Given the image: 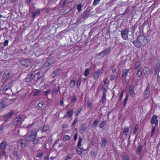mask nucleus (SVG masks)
<instances>
[{
	"label": "nucleus",
	"mask_w": 160,
	"mask_h": 160,
	"mask_svg": "<svg viewBox=\"0 0 160 160\" xmlns=\"http://www.w3.org/2000/svg\"><path fill=\"white\" fill-rule=\"evenodd\" d=\"M148 42L147 39L144 35H139L137 39L132 42L136 47L139 48L145 46Z\"/></svg>",
	"instance_id": "1"
},
{
	"label": "nucleus",
	"mask_w": 160,
	"mask_h": 160,
	"mask_svg": "<svg viewBox=\"0 0 160 160\" xmlns=\"http://www.w3.org/2000/svg\"><path fill=\"white\" fill-rule=\"evenodd\" d=\"M26 140L28 142H32L34 144L38 143L39 139L36 138L34 135H32L27 134L26 137Z\"/></svg>",
	"instance_id": "2"
},
{
	"label": "nucleus",
	"mask_w": 160,
	"mask_h": 160,
	"mask_svg": "<svg viewBox=\"0 0 160 160\" xmlns=\"http://www.w3.org/2000/svg\"><path fill=\"white\" fill-rule=\"evenodd\" d=\"M28 142L25 139H20L17 142V144L18 146H21L22 148H25L27 146Z\"/></svg>",
	"instance_id": "3"
},
{
	"label": "nucleus",
	"mask_w": 160,
	"mask_h": 160,
	"mask_svg": "<svg viewBox=\"0 0 160 160\" xmlns=\"http://www.w3.org/2000/svg\"><path fill=\"white\" fill-rule=\"evenodd\" d=\"M22 120L21 117L16 118L13 121V124L15 126H20L21 125L22 122Z\"/></svg>",
	"instance_id": "4"
},
{
	"label": "nucleus",
	"mask_w": 160,
	"mask_h": 160,
	"mask_svg": "<svg viewBox=\"0 0 160 160\" xmlns=\"http://www.w3.org/2000/svg\"><path fill=\"white\" fill-rule=\"evenodd\" d=\"M111 48L109 47L106 48L103 51L101 52L98 54V55L99 56L102 55L103 56H104L108 54H109L111 52Z\"/></svg>",
	"instance_id": "5"
},
{
	"label": "nucleus",
	"mask_w": 160,
	"mask_h": 160,
	"mask_svg": "<svg viewBox=\"0 0 160 160\" xmlns=\"http://www.w3.org/2000/svg\"><path fill=\"white\" fill-rule=\"evenodd\" d=\"M14 113V112L12 111L9 112L8 114L3 116V120L5 122H6L8 119H10L13 114Z\"/></svg>",
	"instance_id": "6"
},
{
	"label": "nucleus",
	"mask_w": 160,
	"mask_h": 160,
	"mask_svg": "<svg viewBox=\"0 0 160 160\" xmlns=\"http://www.w3.org/2000/svg\"><path fill=\"white\" fill-rule=\"evenodd\" d=\"M121 32L122 38L124 40L127 39L128 31L126 29H124L122 30Z\"/></svg>",
	"instance_id": "7"
},
{
	"label": "nucleus",
	"mask_w": 160,
	"mask_h": 160,
	"mask_svg": "<svg viewBox=\"0 0 160 160\" xmlns=\"http://www.w3.org/2000/svg\"><path fill=\"white\" fill-rule=\"evenodd\" d=\"M158 117L156 115H154L152 117L151 123L152 124H155L156 127L158 126V121L157 119Z\"/></svg>",
	"instance_id": "8"
},
{
	"label": "nucleus",
	"mask_w": 160,
	"mask_h": 160,
	"mask_svg": "<svg viewBox=\"0 0 160 160\" xmlns=\"http://www.w3.org/2000/svg\"><path fill=\"white\" fill-rule=\"evenodd\" d=\"M38 130L36 128H34L31 130H30L27 134L32 135H34L35 137H37V132Z\"/></svg>",
	"instance_id": "9"
},
{
	"label": "nucleus",
	"mask_w": 160,
	"mask_h": 160,
	"mask_svg": "<svg viewBox=\"0 0 160 160\" xmlns=\"http://www.w3.org/2000/svg\"><path fill=\"white\" fill-rule=\"evenodd\" d=\"M150 87L149 85L146 88L145 91L144 92V96L145 98H148L149 96L150 93Z\"/></svg>",
	"instance_id": "10"
},
{
	"label": "nucleus",
	"mask_w": 160,
	"mask_h": 160,
	"mask_svg": "<svg viewBox=\"0 0 160 160\" xmlns=\"http://www.w3.org/2000/svg\"><path fill=\"white\" fill-rule=\"evenodd\" d=\"M54 61L53 59L50 58L43 65L45 67H47L52 65Z\"/></svg>",
	"instance_id": "11"
},
{
	"label": "nucleus",
	"mask_w": 160,
	"mask_h": 160,
	"mask_svg": "<svg viewBox=\"0 0 160 160\" xmlns=\"http://www.w3.org/2000/svg\"><path fill=\"white\" fill-rule=\"evenodd\" d=\"M21 64L23 66L28 67L31 65V62L28 60H23L21 61Z\"/></svg>",
	"instance_id": "12"
},
{
	"label": "nucleus",
	"mask_w": 160,
	"mask_h": 160,
	"mask_svg": "<svg viewBox=\"0 0 160 160\" xmlns=\"http://www.w3.org/2000/svg\"><path fill=\"white\" fill-rule=\"evenodd\" d=\"M7 145V143L5 141H3L0 144V149L2 151L4 150Z\"/></svg>",
	"instance_id": "13"
},
{
	"label": "nucleus",
	"mask_w": 160,
	"mask_h": 160,
	"mask_svg": "<svg viewBox=\"0 0 160 160\" xmlns=\"http://www.w3.org/2000/svg\"><path fill=\"white\" fill-rule=\"evenodd\" d=\"M60 86H58L57 88H53L52 90V94L53 95L58 94V92H59V93L61 94V92L60 91Z\"/></svg>",
	"instance_id": "14"
},
{
	"label": "nucleus",
	"mask_w": 160,
	"mask_h": 160,
	"mask_svg": "<svg viewBox=\"0 0 160 160\" xmlns=\"http://www.w3.org/2000/svg\"><path fill=\"white\" fill-rule=\"evenodd\" d=\"M34 73V72L32 71L29 74L27 75V77L25 79L26 82H29L31 80L32 78V77Z\"/></svg>",
	"instance_id": "15"
},
{
	"label": "nucleus",
	"mask_w": 160,
	"mask_h": 160,
	"mask_svg": "<svg viewBox=\"0 0 160 160\" xmlns=\"http://www.w3.org/2000/svg\"><path fill=\"white\" fill-rule=\"evenodd\" d=\"M102 70L98 69L95 73L93 78L94 79H97L100 75L102 74Z\"/></svg>",
	"instance_id": "16"
},
{
	"label": "nucleus",
	"mask_w": 160,
	"mask_h": 160,
	"mask_svg": "<svg viewBox=\"0 0 160 160\" xmlns=\"http://www.w3.org/2000/svg\"><path fill=\"white\" fill-rule=\"evenodd\" d=\"M60 69L58 68L53 72L51 74V76L53 78H54L56 76L58 75L60 73Z\"/></svg>",
	"instance_id": "17"
},
{
	"label": "nucleus",
	"mask_w": 160,
	"mask_h": 160,
	"mask_svg": "<svg viewBox=\"0 0 160 160\" xmlns=\"http://www.w3.org/2000/svg\"><path fill=\"white\" fill-rule=\"evenodd\" d=\"M101 142L102 143L101 144V147L103 148H106L107 145V140L105 138H101Z\"/></svg>",
	"instance_id": "18"
},
{
	"label": "nucleus",
	"mask_w": 160,
	"mask_h": 160,
	"mask_svg": "<svg viewBox=\"0 0 160 160\" xmlns=\"http://www.w3.org/2000/svg\"><path fill=\"white\" fill-rule=\"evenodd\" d=\"M90 14V10L87 9L85 11L83 12L82 15V18H85L88 17Z\"/></svg>",
	"instance_id": "19"
},
{
	"label": "nucleus",
	"mask_w": 160,
	"mask_h": 160,
	"mask_svg": "<svg viewBox=\"0 0 160 160\" xmlns=\"http://www.w3.org/2000/svg\"><path fill=\"white\" fill-rule=\"evenodd\" d=\"M87 129V127H86V123H84L83 124L80 128V133L81 134H82Z\"/></svg>",
	"instance_id": "20"
},
{
	"label": "nucleus",
	"mask_w": 160,
	"mask_h": 160,
	"mask_svg": "<svg viewBox=\"0 0 160 160\" xmlns=\"http://www.w3.org/2000/svg\"><path fill=\"white\" fill-rule=\"evenodd\" d=\"M7 103L4 101H2L0 102V110L3 109L7 105Z\"/></svg>",
	"instance_id": "21"
},
{
	"label": "nucleus",
	"mask_w": 160,
	"mask_h": 160,
	"mask_svg": "<svg viewBox=\"0 0 160 160\" xmlns=\"http://www.w3.org/2000/svg\"><path fill=\"white\" fill-rule=\"evenodd\" d=\"M40 73V72H38L34 75L33 79H34L36 82H37L38 80L41 78V77L39 76Z\"/></svg>",
	"instance_id": "22"
},
{
	"label": "nucleus",
	"mask_w": 160,
	"mask_h": 160,
	"mask_svg": "<svg viewBox=\"0 0 160 160\" xmlns=\"http://www.w3.org/2000/svg\"><path fill=\"white\" fill-rule=\"evenodd\" d=\"M130 69H125L122 71V77L123 78H126L127 76V74L129 71Z\"/></svg>",
	"instance_id": "23"
},
{
	"label": "nucleus",
	"mask_w": 160,
	"mask_h": 160,
	"mask_svg": "<svg viewBox=\"0 0 160 160\" xmlns=\"http://www.w3.org/2000/svg\"><path fill=\"white\" fill-rule=\"evenodd\" d=\"M6 87H4L2 90V92L6 94H9L11 91V90L10 88H6Z\"/></svg>",
	"instance_id": "24"
},
{
	"label": "nucleus",
	"mask_w": 160,
	"mask_h": 160,
	"mask_svg": "<svg viewBox=\"0 0 160 160\" xmlns=\"http://www.w3.org/2000/svg\"><path fill=\"white\" fill-rule=\"evenodd\" d=\"M134 93V87L130 85L129 88V93L131 96L132 97Z\"/></svg>",
	"instance_id": "25"
},
{
	"label": "nucleus",
	"mask_w": 160,
	"mask_h": 160,
	"mask_svg": "<svg viewBox=\"0 0 160 160\" xmlns=\"http://www.w3.org/2000/svg\"><path fill=\"white\" fill-rule=\"evenodd\" d=\"M73 111L72 110H70V111L66 113V114L65 115L63 118H69L71 117L73 114Z\"/></svg>",
	"instance_id": "26"
},
{
	"label": "nucleus",
	"mask_w": 160,
	"mask_h": 160,
	"mask_svg": "<svg viewBox=\"0 0 160 160\" xmlns=\"http://www.w3.org/2000/svg\"><path fill=\"white\" fill-rule=\"evenodd\" d=\"M142 74V69L141 68H139L137 73H136V76L138 77H140Z\"/></svg>",
	"instance_id": "27"
},
{
	"label": "nucleus",
	"mask_w": 160,
	"mask_h": 160,
	"mask_svg": "<svg viewBox=\"0 0 160 160\" xmlns=\"http://www.w3.org/2000/svg\"><path fill=\"white\" fill-rule=\"evenodd\" d=\"M142 146L141 145L138 146L137 151V153L138 155H140L142 150Z\"/></svg>",
	"instance_id": "28"
},
{
	"label": "nucleus",
	"mask_w": 160,
	"mask_h": 160,
	"mask_svg": "<svg viewBox=\"0 0 160 160\" xmlns=\"http://www.w3.org/2000/svg\"><path fill=\"white\" fill-rule=\"evenodd\" d=\"M43 105V102L42 101H41L39 102L37 106V108L38 110H40L42 108Z\"/></svg>",
	"instance_id": "29"
},
{
	"label": "nucleus",
	"mask_w": 160,
	"mask_h": 160,
	"mask_svg": "<svg viewBox=\"0 0 160 160\" xmlns=\"http://www.w3.org/2000/svg\"><path fill=\"white\" fill-rule=\"evenodd\" d=\"M106 124L107 121L105 120L103 121L99 125V128H102L104 126L106 125Z\"/></svg>",
	"instance_id": "30"
},
{
	"label": "nucleus",
	"mask_w": 160,
	"mask_h": 160,
	"mask_svg": "<svg viewBox=\"0 0 160 160\" xmlns=\"http://www.w3.org/2000/svg\"><path fill=\"white\" fill-rule=\"evenodd\" d=\"M141 63L140 61H137L136 62L134 67V68L135 69H137L140 66Z\"/></svg>",
	"instance_id": "31"
},
{
	"label": "nucleus",
	"mask_w": 160,
	"mask_h": 160,
	"mask_svg": "<svg viewBox=\"0 0 160 160\" xmlns=\"http://www.w3.org/2000/svg\"><path fill=\"white\" fill-rule=\"evenodd\" d=\"M41 91L40 90H36L34 92L33 96H37L41 93Z\"/></svg>",
	"instance_id": "32"
},
{
	"label": "nucleus",
	"mask_w": 160,
	"mask_h": 160,
	"mask_svg": "<svg viewBox=\"0 0 160 160\" xmlns=\"http://www.w3.org/2000/svg\"><path fill=\"white\" fill-rule=\"evenodd\" d=\"M75 84V81L72 80L70 82V87L71 88H73L74 87Z\"/></svg>",
	"instance_id": "33"
},
{
	"label": "nucleus",
	"mask_w": 160,
	"mask_h": 160,
	"mask_svg": "<svg viewBox=\"0 0 160 160\" xmlns=\"http://www.w3.org/2000/svg\"><path fill=\"white\" fill-rule=\"evenodd\" d=\"M143 72L145 75L146 74H148V73H149V69L148 67H145L143 70Z\"/></svg>",
	"instance_id": "34"
},
{
	"label": "nucleus",
	"mask_w": 160,
	"mask_h": 160,
	"mask_svg": "<svg viewBox=\"0 0 160 160\" xmlns=\"http://www.w3.org/2000/svg\"><path fill=\"white\" fill-rule=\"evenodd\" d=\"M82 149L81 148L78 147L76 149V152L78 154H82Z\"/></svg>",
	"instance_id": "35"
},
{
	"label": "nucleus",
	"mask_w": 160,
	"mask_h": 160,
	"mask_svg": "<svg viewBox=\"0 0 160 160\" xmlns=\"http://www.w3.org/2000/svg\"><path fill=\"white\" fill-rule=\"evenodd\" d=\"M123 132V134L127 136L129 132V128H124Z\"/></svg>",
	"instance_id": "36"
},
{
	"label": "nucleus",
	"mask_w": 160,
	"mask_h": 160,
	"mask_svg": "<svg viewBox=\"0 0 160 160\" xmlns=\"http://www.w3.org/2000/svg\"><path fill=\"white\" fill-rule=\"evenodd\" d=\"M12 85V82L11 81L10 82L8 83L4 87L7 88H10L11 87Z\"/></svg>",
	"instance_id": "37"
},
{
	"label": "nucleus",
	"mask_w": 160,
	"mask_h": 160,
	"mask_svg": "<svg viewBox=\"0 0 160 160\" xmlns=\"http://www.w3.org/2000/svg\"><path fill=\"white\" fill-rule=\"evenodd\" d=\"M98 123V122L97 120H95L93 122L92 127L93 128H96Z\"/></svg>",
	"instance_id": "38"
},
{
	"label": "nucleus",
	"mask_w": 160,
	"mask_h": 160,
	"mask_svg": "<svg viewBox=\"0 0 160 160\" xmlns=\"http://www.w3.org/2000/svg\"><path fill=\"white\" fill-rule=\"evenodd\" d=\"M90 70V68L87 69L84 71V75L85 76H87L89 73V72Z\"/></svg>",
	"instance_id": "39"
},
{
	"label": "nucleus",
	"mask_w": 160,
	"mask_h": 160,
	"mask_svg": "<svg viewBox=\"0 0 160 160\" xmlns=\"http://www.w3.org/2000/svg\"><path fill=\"white\" fill-rule=\"evenodd\" d=\"M82 4H78L77 6V8L78 12H80L82 10Z\"/></svg>",
	"instance_id": "40"
},
{
	"label": "nucleus",
	"mask_w": 160,
	"mask_h": 160,
	"mask_svg": "<svg viewBox=\"0 0 160 160\" xmlns=\"http://www.w3.org/2000/svg\"><path fill=\"white\" fill-rule=\"evenodd\" d=\"M49 129V127L48 126L44 125L43 126V128L42 129L43 132H45L48 131Z\"/></svg>",
	"instance_id": "41"
},
{
	"label": "nucleus",
	"mask_w": 160,
	"mask_h": 160,
	"mask_svg": "<svg viewBox=\"0 0 160 160\" xmlns=\"http://www.w3.org/2000/svg\"><path fill=\"white\" fill-rule=\"evenodd\" d=\"M128 95L127 94L125 98L124 99L123 107L125 106L126 105V104L127 103V101H128Z\"/></svg>",
	"instance_id": "42"
},
{
	"label": "nucleus",
	"mask_w": 160,
	"mask_h": 160,
	"mask_svg": "<svg viewBox=\"0 0 160 160\" xmlns=\"http://www.w3.org/2000/svg\"><path fill=\"white\" fill-rule=\"evenodd\" d=\"M122 160H129V158L128 155H125L122 156Z\"/></svg>",
	"instance_id": "43"
},
{
	"label": "nucleus",
	"mask_w": 160,
	"mask_h": 160,
	"mask_svg": "<svg viewBox=\"0 0 160 160\" xmlns=\"http://www.w3.org/2000/svg\"><path fill=\"white\" fill-rule=\"evenodd\" d=\"M101 90L102 92H103L102 95H106L107 90L104 86L102 87Z\"/></svg>",
	"instance_id": "44"
},
{
	"label": "nucleus",
	"mask_w": 160,
	"mask_h": 160,
	"mask_svg": "<svg viewBox=\"0 0 160 160\" xmlns=\"http://www.w3.org/2000/svg\"><path fill=\"white\" fill-rule=\"evenodd\" d=\"M13 155L14 156L16 157L17 159L18 158V153L17 150H14Z\"/></svg>",
	"instance_id": "45"
},
{
	"label": "nucleus",
	"mask_w": 160,
	"mask_h": 160,
	"mask_svg": "<svg viewBox=\"0 0 160 160\" xmlns=\"http://www.w3.org/2000/svg\"><path fill=\"white\" fill-rule=\"evenodd\" d=\"M138 125H136L134 126V131L133 132V134H135L137 132L138 129Z\"/></svg>",
	"instance_id": "46"
},
{
	"label": "nucleus",
	"mask_w": 160,
	"mask_h": 160,
	"mask_svg": "<svg viewBox=\"0 0 160 160\" xmlns=\"http://www.w3.org/2000/svg\"><path fill=\"white\" fill-rule=\"evenodd\" d=\"M106 95H102V103H104L106 100Z\"/></svg>",
	"instance_id": "47"
},
{
	"label": "nucleus",
	"mask_w": 160,
	"mask_h": 160,
	"mask_svg": "<svg viewBox=\"0 0 160 160\" xmlns=\"http://www.w3.org/2000/svg\"><path fill=\"white\" fill-rule=\"evenodd\" d=\"M82 138H79V141L78 143L77 147H80L81 146V144L82 142Z\"/></svg>",
	"instance_id": "48"
},
{
	"label": "nucleus",
	"mask_w": 160,
	"mask_h": 160,
	"mask_svg": "<svg viewBox=\"0 0 160 160\" xmlns=\"http://www.w3.org/2000/svg\"><path fill=\"white\" fill-rule=\"evenodd\" d=\"M156 130V128L155 126H153L152 127V130L151 133V136L152 137L153 136V134L155 132V130Z\"/></svg>",
	"instance_id": "49"
},
{
	"label": "nucleus",
	"mask_w": 160,
	"mask_h": 160,
	"mask_svg": "<svg viewBox=\"0 0 160 160\" xmlns=\"http://www.w3.org/2000/svg\"><path fill=\"white\" fill-rule=\"evenodd\" d=\"M70 139V137L69 135H66L65 136L63 137L64 140L66 141L67 140H68Z\"/></svg>",
	"instance_id": "50"
},
{
	"label": "nucleus",
	"mask_w": 160,
	"mask_h": 160,
	"mask_svg": "<svg viewBox=\"0 0 160 160\" xmlns=\"http://www.w3.org/2000/svg\"><path fill=\"white\" fill-rule=\"evenodd\" d=\"M43 152L38 153L36 156V157L37 158H41L43 156Z\"/></svg>",
	"instance_id": "51"
},
{
	"label": "nucleus",
	"mask_w": 160,
	"mask_h": 160,
	"mask_svg": "<svg viewBox=\"0 0 160 160\" xmlns=\"http://www.w3.org/2000/svg\"><path fill=\"white\" fill-rule=\"evenodd\" d=\"M100 2V0H95L93 3V5L94 6H96V5L98 4Z\"/></svg>",
	"instance_id": "52"
},
{
	"label": "nucleus",
	"mask_w": 160,
	"mask_h": 160,
	"mask_svg": "<svg viewBox=\"0 0 160 160\" xmlns=\"http://www.w3.org/2000/svg\"><path fill=\"white\" fill-rule=\"evenodd\" d=\"M81 79L80 78V79H79L78 80V81H77V87L78 88H79L80 87V85L81 84Z\"/></svg>",
	"instance_id": "53"
},
{
	"label": "nucleus",
	"mask_w": 160,
	"mask_h": 160,
	"mask_svg": "<svg viewBox=\"0 0 160 160\" xmlns=\"http://www.w3.org/2000/svg\"><path fill=\"white\" fill-rule=\"evenodd\" d=\"M158 82L160 83V69L158 71Z\"/></svg>",
	"instance_id": "54"
},
{
	"label": "nucleus",
	"mask_w": 160,
	"mask_h": 160,
	"mask_svg": "<svg viewBox=\"0 0 160 160\" xmlns=\"http://www.w3.org/2000/svg\"><path fill=\"white\" fill-rule=\"evenodd\" d=\"M51 92V90L50 89H48L46 91L44 92V93L45 95L47 97L48 95V94H49Z\"/></svg>",
	"instance_id": "55"
},
{
	"label": "nucleus",
	"mask_w": 160,
	"mask_h": 160,
	"mask_svg": "<svg viewBox=\"0 0 160 160\" xmlns=\"http://www.w3.org/2000/svg\"><path fill=\"white\" fill-rule=\"evenodd\" d=\"M77 98H76V96H74L72 99L71 103H74L76 101Z\"/></svg>",
	"instance_id": "56"
},
{
	"label": "nucleus",
	"mask_w": 160,
	"mask_h": 160,
	"mask_svg": "<svg viewBox=\"0 0 160 160\" xmlns=\"http://www.w3.org/2000/svg\"><path fill=\"white\" fill-rule=\"evenodd\" d=\"M81 111V109L78 108L77 110V111L75 112V113H76V116H77L80 113Z\"/></svg>",
	"instance_id": "57"
},
{
	"label": "nucleus",
	"mask_w": 160,
	"mask_h": 160,
	"mask_svg": "<svg viewBox=\"0 0 160 160\" xmlns=\"http://www.w3.org/2000/svg\"><path fill=\"white\" fill-rule=\"evenodd\" d=\"M8 43V40H6L3 43V45L4 46H7Z\"/></svg>",
	"instance_id": "58"
},
{
	"label": "nucleus",
	"mask_w": 160,
	"mask_h": 160,
	"mask_svg": "<svg viewBox=\"0 0 160 160\" xmlns=\"http://www.w3.org/2000/svg\"><path fill=\"white\" fill-rule=\"evenodd\" d=\"M10 74V73L8 72H6L3 75V76L5 78L8 77Z\"/></svg>",
	"instance_id": "59"
},
{
	"label": "nucleus",
	"mask_w": 160,
	"mask_h": 160,
	"mask_svg": "<svg viewBox=\"0 0 160 160\" xmlns=\"http://www.w3.org/2000/svg\"><path fill=\"white\" fill-rule=\"evenodd\" d=\"M123 92H124V90H123L121 92L120 95V97H119V100H122V97H123Z\"/></svg>",
	"instance_id": "60"
},
{
	"label": "nucleus",
	"mask_w": 160,
	"mask_h": 160,
	"mask_svg": "<svg viewBox=\"0 0 160 160\" xmlns=\"http://www.w3.org/2000/svg\"><path fill=\"white\" fill-rule=\"evenodd\" d=\"M158 67H156L154 68V70H155L154 73H155V75L156 74V73L158 71Z\"/></svg>",
	"instance_id": "61"
},
{
	"label": "nucleus",
	"mask_w": 160,
	"mask_h": 160,
	"mask_svg": "<svg viewBox=\"0 0 160 160\" xmlns=\"http://www.w3.org/2000/svg\"><path fill=\"white\" fill-rule=\"evenodd\" d=\"M115 75H112L110 77V79L111 81L113 80L115 78Z\"/></svg>",
	"instance_id": "62"
},
{
	"label": "nucleus",
	"mask_w": 160,
	"mask_h": 160,
	"mask_svg": "<svg viewBox=\"0 0 160 160\" xmlns=\"http://www.w3.org/2000/svg\"><path fill=\"white\" fill-rule=\"evenodd\" d=\"M77 119H78L77 118H76L74 120V121L72 124V126H74L75 124L77 122V121H78Z\"/></svg>",
	"instance_id": "63"
},
{
	"label": "nucleus",
	"mask_w": 160,
	"mask_h": 160,
	"mask_svg": "<svg viewBox=\"0 0 160 160\" xmlns=\"http://www.w3.org/2000/svg\"><path fill=\"white\" fill-rule=\"evenodd\" d=\"M72 158V157L70 156H68L65 158V159L66 160L70 159Z\"/></svg>",
	"instance_id": "64"
}]
</instances>
